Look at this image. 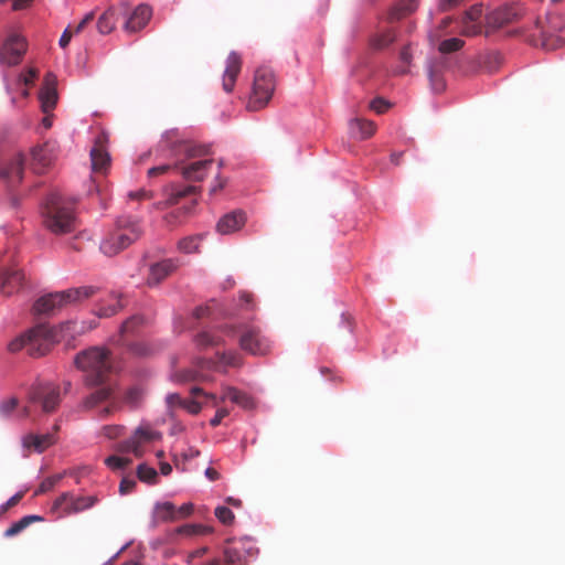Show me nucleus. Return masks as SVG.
<instances>
[{
	"instance_id": "nucleus-31",
	"label": "nucleus",
	"mask_w": 565,
	"mask_h": 565,
	"mask_svg": "<svg viewBox=\"0 0 565 565\" xmlns=\"http://www.w3.org/2000/svg\"><path fill=\"white\" fill-rule=\"evenodd\" d=\"M124 307H125V303H124L121 297L118 295H111L109 297L108 302L102 303L98 307L96 315L99 318H109V317H113L116 313H118Z\"/></svg>"
},
{
	"instance_id": "nucleus-27",
	"label": "nucleus",
	"mask_w": 565,
	"mask_h": 565,
	"mask_svg": "<svg viewBox=\"0 0 565 565\" xmlns=\"http://www.w3.org/2000/svg\"><path fill=\"white\" fill-rule=\"evenodd\" d=\"M376 126L371 120L355 118L350 121V134L358 139H367L374 135Z\"/></svg>"
},
{
	"instance_id": "nucleus-18",
	"label": "nucleus",
	"mask_w": 565,
	"mask_h": 565,
	"mask_svg": "<svg viewBox=\"0 0 565 565\" xmlns=\"http://www.w3.org/2000/svg\"><path fill=\"white\" fill-rule=\"evenodd\" d=\"M151 9L147 4L138 6L130 14L127 13L124 28L127 32L134 33L141 30L151 17Z\"/></svg>"
},
{
	"instance_id": "nucleus-37",
	"label": "nucleus",
	"mask_w": 565,
	"mask_h": 565,
	"mask_svg": "<svg viewBox=\"0 0 565 565\" xmlns=\"http://www.w3.org/2000/svg\"><path fill=\"white\" fill-rule=\"evenodd\" d=\"M132 436L138 441V445L140 446L141 449H143V445L161 438L160 433L152 430L148 427H139L138 429H136Z\"/></svg>"
},
{
	"instance_id": "nucleus-35",
	"label": "nucleus",
	"mask_w": 565,
	"mask_h": 565,
	"mask_svg": "<svg viewBox=\"0 0 565 565\" xmlns=\"http://www.w3.org/2000/svg\"><path fill=\"white\" fill-rule=\"evenodd\" d=\"M145 324V318L140 315L131 316L122 322L120 327V335L127 337L135 334Z\"/></svg>"
},
{
	"instance_id": "nucleus-15",
	"label": "nucleus",
	"mask_w": 565,
	"mask_h": 565,
	"mask_svg": "<svg viewBox=\"0 0 565 565\" xmlns=\"http://www.w3.org/2000/svg\"><path fill=\"white\" fill-rule=\"evenodd\" d=\"M460 34L463 36H476L482 32V7L472 6L465 12L460 21Z\"/></svg>"
},
{
	"instance_id": "nucleus-11",
	"label": "nucleus",
	"mask_w": 565,
	"mask_h": 565,
	"mask_svg": "<svg viewBox=\"0 0 565 565\" xmlns=\"http://www.w3.org/2000/svg\"><path fill=\"white\" fill-rule=\"evenodd\" d=\"M26 51L25 40L17 34L10 35L0 50L1 63L13 66L21 62Z\"/></svg>"
},
{
	"instance_id": "nucleus-38",
	"label": "nucleus",
	"mask_w": 565,
	"mask_h": 565,
	"mask_svg": "<svg viewBox=\"0 0 565 565\" xmlns=\"http://www.w3.org/2000/svg\"><path fill=\"white\" fill-rule=\"evenodd\" d=\"M212 532V527L201 524H185L177 529V533L185 536L204 535Z\"/></svg>"
},
{
	"instance_id": "nucleus-32",
	"label": "nucleus",
	"mask_w": 565,
	"mask_h": 565,
	"mask_svg": "<svg viewBox=\"0 0 565 565\" xmlns=\"http://www.w3.org/2000/svg\"><path fill=\"white\" fill-rule=\"evenodd\" d=\"M207 148L204 146H196L189 141H180L175 146V154H184L186 158H196L205 154Z\"/></svg>"
},
{
	"instance_id": "nucleus-17",
	"label": "nucleus",
	"mask_w": 565,
	"mask_h": 565,
	"mask_svg": "<svg viewBox=\"0 0 565 565\" xmlns=\"http://www.w3.org/2000/svg\"><path fill=\"white\" fill-rule=\"evenodd\" d=\"M242 70V57L237 52H231L226 58V67L223 73L222 86L226 93H231L236 78Z\"/></svg>"
},
{
	"instance_id": "nucleus-7",
	"label": "nucleus",
	"mask_w": 565,
	"mask_h": 565,
	"mask_svg": "<svg viewBox=\"0 0 565 565\" xmlns=\"http://www.w3.org/2000/svg\"><path fill=\"white\" fill-rule=\"evenodd\" d=\"M276 87L275 75L269 67H258L254 75L253 89L248 99L249 110H259L267 106Z\"/></svg>"
},
{
	"instance_id": "nucleus-26",
	"label": "nucleus",
	"mask_w": 565,
	"mask_h": 565,
	"mask_svg": "<svg viewBox=\"0 0 565 565\" xmlns=\"http://www.w3.org/2000/svg\"><path fill=\"white\" fill-rule=\"evenodd\" d=\"M214 364L216 371L226 372L227 367H241L243 365V356L235 350L217 352Z\"/></svg>"
},
{
	"instance_id": "nucleus-61",
	"label": "nucleus",
	"mask_w": 565,
	"mask_h": 565,
	"mask_svg": "<svg viewBox=\"0 0 565 565\" xmlns=\"http://www.w3.org/2000/svg\"><path fill=\"white\" fill-rule=\"evenodd\" d=\"M177 512H178V520L181 518H185L193 512V504L184 503L179 509H177Z\"/></svg>"
},
{
	"instance_id": "nucleus-3",
	"label": "nucleus",
	"mask_w": 565,
	"mask_h": 565,
	"mask_svg": "<svg viewBox=\"0 0 565 565\" xmlns=\"http://www.w3.org/2000/svg\"><path fill=\"white\" fill-rule=\"evenodd\" d=\"M142 233L139 220L121 216L116 221L115 228L102 241L100 250L106 256H115L138 241Z\"/></svg>"
},
{
	"instance_id": "nucleus-57",
	"label": "nucleus",
	"mask_w": 565,
	"mask_h": 565,
	"mask_svg": "<svg viewBox=\"0 0 565 565\" xmlns=\"http://www.w3.org/2000/svg\"><path fill=\"white\" fill-rule=\"evenodd\" d=\"M228 415V411L226 408L217 409L215 416L210 420V425L212 427H216L221 424L222 419Z\"/></svg>"
},
{
	"instance_id": "nucleus-29",
	"label": "nucleus",
	"mask_w": 565,
	"mask_h": 565,
	"mask_svg": "<svg viewBox=\"0 0 565 565\" xmlns=\"http://www.w3.org/2000/svg\"><path fill=\"white\" fill-rule=\"evenodd\" d=\"M221 399H230L231 402L237 404L238 406L245 409H250L254 407L253 398L248 394L238 391L235 387H225Z\"/></svg>"
},
{
	"instance_id": "nucleus-62",
	"label": "nucleus",
	"mask_w": 565,
	"mask_h": 565,
	"mask_svg": "<svg viewBox=\"0 0 565 565\" xmlns=\"http://www.w3.org/2000/svg\"><path fill=\"white\" fill-rule=\"evenodd\" d=\"M73 36L72 28L68 25L60 38V46L65 47Z\"/></svg>"
},
{
	"instance_id": "nucleus-23",
	"label": "nucleus",
	"mask_w": 565,
	"mask_h": 565,
	"mask_svg": "<svg viewBox=\"0 0 565 565\" xmlns=\"http://www.w3.org/2000/svg\"><path fill=\"white\" fill-rule=\"evenodd\" d=\"M213 164L212 159L193 161L181 168V174L189 181H202Z\"/></svg>"
},
{
	"instance_id": "nucleus-14",
	"label": "nucleus",
	"mask_w": 565,
	"mask_h": 565,
	"mask_svg": "<svg viewBox=\"0 0 565 565\" xmlns=\"http://www.w3.org/2000/svg\"><path fill=\"white\" fill-rule=\"evenodd\" d=\"M179 267L177 259L168 258L151 264L147 276V285L156 287L160 285L166 278L173 274Z\"/></svg>"
},
{
	"instance_id": "nucleus-4",
	"label": "nucleus",
	"mask_w": 565,
	"mask_h": 565,
	"mask_svg": "<svg viewBox=\"0 0 565 565\" xmlns=\"http://www.w3.org/2000/svg\"><path fill=\"white\" fill-rule=\"evenodd\" d=\"M75 365L86 373L88 385L102 384L111 369L109 352L98 347L82 351L75 358Z\"/></svg>"
},
{
	"instance_id": "nucleus-8",
	"label": "nucleus",
	"mask_w": 565,
	"mask_h": 565,
	"mask_svg": "<svg viewBox=\"0 0 565 565\" xmlns=\"http://www.w3.org/2000/svg\"><path fill=\"white\" fill-rule=\"evenodd\" d=\"M238 344L250 355L265 356L270 353L273 342L258 327L245 324L242 327Z\"/></svg>"
},
{
	"instance_id": "nucleus-20",
	"label": "nucleus",
	"mask_w": 565,
	"mask_h": 565,
	"mask_svg": "<svg viewBox=\"0 0 565 565\" xmlns=\"http://www.w3.org/2000/svg\"><path fill=\"white\" fill-rule=\"evenodd\" d=\"M56 441L54 433H46L42 435L26 434L22 438V446L29 451L43 452Z\"/></svg>"
},
{
	"instance_id": "nucleus-9",
	"label": "nucleus",
	"mask_w": 565,
	"mask_h": 565,
	"mask_svg": "<svg viewBox=\"0 0 565 565\" xmlns=\"http://www.w3.org/2000/svg\"><path fill=\"white\" fill-rule=\"evenodd\" d=\"M98 501L96 495L75 497L71 492H64L57 497L51 508L52 513L58 518L78 513L92 508Z\"/></svg>"
},
{
	"instance_id": "nucleus-55",
	"label": "nucleus",
	"mask_w": 565,
	"mask_h": 565,
	"mask_svg": "<svg viewBox=\"0 0 565 565\" xmlns=\"http://www.w3.org/2000/svg\"><path fill=\"white\" fill-rule=\"evenodd\" d=\"M18 406V399L11 397L0 403V412L3 415H9Z\"/></svg>"
},
{
	"instance_id": "nucleus-21",
	"label": "nucleus",
	"mask_w": 565,
	"mask_h": 565,
	"mask_svg": "<svg viewBox=\"0 0 565 565\" xmlns=\"http://www.w3.org/2000/svg\"><path fill=\"white\" fill-rule=\"evenodd\" d=\"M127 17V8H109L97 21V30L100 34H109L116 26L120 18Z\"/></svg>"
},
{
	"instance_id": "nucleus-49",
	"label": "nucleus",
	"mask_w": 565,
	"mask_h": 565,
	"mask_svg": "<svg viewBox=\"0 0 565 565\" xmlns=\"http://www.w3.org/2000/svg\"><path fill=\"white\" fill-rule=\"evenodd\" d=\"M32 159L39 162L41 166L49 164V158L46 156V149L44 147H35L31 151Z\"/></svg>"
},
{
	"instance_id": "nucleus-56",
	"label": "nucleus",
	"mask_w": 565,
	"mask_h": 565,
	"mask_svg": "<svg viewBox=\"0 0 565 565\" xmlns=\"http://www.w3.org/2000/svg\"><path fill=\"white\" fill-rule=\"evenodd\" d=\"M24 493L23 492H18L15 493L13 497H11L2 507H1V510L2 511H8L9 509L13 508L14 505H17L21 499L23 498Z\"/></svg>"
},
{
	"instance_id": "nucleus-64",
	"label": "nucleus",
	"mask_w": 565,
	"mask_h": 565,
	"mask_svg": "<svg viewBox=\"0 0 565 565\" xmlns=\"http://www.w3.org/2000/svg\"><path fill=\"white\" fill-rule=\"evenodd\" d=\"M54 488L49 478L44 479L35 491V495L51 491Z\"/></svg>"
},
{
	"instance_id": "nucleus-58",
	"label": "nucleus",
	"mask_w": 565,
	"mask_h": 565,
	"mask_svg": "<svg viewBox=\"0 0 565 565\" xmlns=\"http://www.w3.org/2000/svg\"><path fill=\"white\" fill-rule=\"evenodd\" d=\"M169 406H179L181 407L184 398H182L178 393L169 394L166 398Z\"/></svg>"
},
{
	"instance_id": "nucleus-39",
	"label": "nucleus",
	"mask_w": 565,
	"mask_h": 565,
	"mask_svg": "<svg viewBox=\"0 0 565 565\" xmlns=\"http://www.w3.org/2000/svg\"><path fill=\"white\" fill-rule=\"evenodd\" d=\"M194 341L199 348L204 349L221 344L222 339L217 335L210 333L209 331H202L195 335Z\"/></svg>"
},
{
	"instance_id": "nucleus-2",
	"label": "nucleus",
	"mask_w": 565,
	"mask_h": 565,
	"mask_svg": "<svg viewBox=\"0 0 565 565\" xmlns=\"http://www.w3.org/2000/svg\"><path fill=\"white\" fill-rule=\"evenodd\" d=\"M75 204L74 199L66 198L58 191L50 193L42 207L44 226L56 235L75 231L77 226Z\"/></svg>"
},
{
	"instance_id": "nucleus-59",
	"label": "nucleus",
	"mask_w": 565,
	"mask_h": 565,
	"mask_svg": "<svg viewBox=\"0 0 565 565\" xmlns=\"http://www.w3.org/2000/svg\"><path fill=\"white\" fill-rule=\"evenodd\" d=\"M239 299L246 309H254L253 295L247 291H242Z\"/></svg>"
},
{
	"instance_id": "nucleus-40",
	"label": "nucleus",
	"mask_w": 565,
	"mask_h": 565,
	"mask_svg": "<svg viewBox=\"0 0 565 565\" xmlns=\"http://www.w3.org/2000/svg\"><path fill=\"white\" fill-rule=\"evenodd\" d=\"M395 41V33L393 30H386L377 35H375L372 40V45L375 49H384L387 47L391 43Z\"/></svg>"
},
{
	"instance_id": "nucleus-51",
	"label": "nucleus",
	"mask_w": 565,
	"mask_h": 565,
	"mask_svg": "<svg viewBox=\"0 0 565 565\" xmlns=\"http://www.w3.org/2000/svg\"><path fill=\"white\" fill-rule=\"evenodd\" d=\"M122 429L124 428L118 425H107L103 427L102 434L109 439H115L121 435Z\"/></svg>"
},
{
	"instance_id": "nucleus-63",
	"label": "nucleus",
	"mask_w": 565,
	"mask_h": 565,
	"mask_svg": "<svg viewBox=\"0 0 565 565\" xmlns=\"http://www.w3.org/2000/svg\"><path fill=\"white\" fill-rule=\"evenodd\" d=\"M135 484H136V482L134 480L122 479L119 484L120 493L126 494V493L130 492L134 489Z\"/></svg>"
},
{
	"instance_id": "nucleus-12",
	"label": "nucleus",
	"mask_w": 565,
	"mask_h": 565,
	"mask_svg": "<svg viewBox=\"0 0 565 565\" xmlns=\"http://www.w3.org/2000/svg\"><path fill=\"white\" fill-rule=\"evenodd\" d=\"M519 17V11L513 6H504L493 10L486 17V33L503 28Z\"/></svg>"
},
{
	"instance_id": "nucleus-48",
	"label": "nucleus",
	"mask_w": 565,
	"mask_h": 565,
	"mask_svg": "<svg viewBox=\"0 0 565 565\" xmlns=\"http://www.w3.org/2000/svg\"><path fill=\"white\" fill-rule=\"evenodd\" d=\"M129 351L137 356H147L151 353V349L143 342H135L129 345Z\"/></svg>"
},
{
	"instance_id": "nucleus-44",
	"label": "nucleus",
	"mask_w": 565,
	"mask_h": 565,
	"mask_svg": "<svg viewBox=\"0 0 565 565\" xmlns=\"http://www.w3.org/2000/svg\"><path fill=\"white\" fill-rule=\"evenodd\" d=\"M137 475L141 481H145L148 483L154 482L157 479V476H158L157 471L153 468H151L145 463L138 466Z\"/></svg>"
},
{
	"instance_id": "nucleus-34",
	"label": "nucleus",
	"mask_w": 565,
	"mask_h": 565,
	"mask_svg": "<svg viewBox=\"0 0 565 565\" xmlns=\"http://www.w3.org/2000/svg\"><path fill=\"white\" fill-rule=\"evenodd\" d=\"M110 396L111 390L109 387L98 388L85 398V401L83 402V407L86 409H92L102 402L108 399Z\"/></svg>"
},
{
	"instance_id": "nucleus-13",
	"label": "nucleus",
	"mask_w": 565,
	"mask_h": 565,
	"mask_svg": "<svg viewBox=\"0 0 565 565\" xmlns=\"http://www.w3.org/2000/svg\"><path fill=\"white\" fill-rule=\"evenodd\" d=\"M253 550L254 547L249 540H231L224 548L225 562L230 565L241 564L248 555L252 554Z\"/></svg>"
},
{
	"instance_id": "nucleus-45",
	"label": "nucleus",
	"mask_w": 565,
	"mask_h": 565,
	"mask_svg": "<svg viewBox=\"0 0 565 565\" xmlns=\"http://www.w3.org/2000/svg\"><path fill=\"white\" fill-rule=\"evenodd\" d=\"M142 398V391L139 387H130L127 390L124 396L125 403L129 404L130 406H137Z\"/></svg>"
},
{
	"instance_id": "nucleus-46",
	"label": "nucleus",
	"mask_w": 565,
	"mask_h": 565,
	"mask_svg": "<svg viewBox=\"0 0 565 565\" xmlns=\"http://www.w3.org/2000/svg\"><path fill=\"white\" fill-rule=\"evenodd\" d=\"M215 516L225 525L232 524L234 521V513L227 507H217L215 509Z\"/></svg>"
},
{
	"instance_id": "nucleus-6",
	"label": "nucleus",
	"mask_w": 565,
	"mask_h": 565,
	"mask_svg": "<svg viewBox=\"0 0 565 565\" xmlns=\"http://www.w3.org/2000/svg\"><path fill=\"white\" fill-rule=\"evenodd\" d=\"M465 45V41L459 38L445 39L437 44L439 57L434 58L429 64V79L431 89L440 93L445 89L444 71L448 67L447 54L460 51Z\"/></svg>"
},
{
	"instance_id": "nucleus-43",
	"label": "nucleus",
	"mask_w": 565,
	"mask_h": 565,
	"mask_svg": "<svg viewBox=\"0 0 565 565\" xmlns=\"http://www.w3.org/2000/svg\"><path fill=\"white\" fill-rule=\"evenodd\" d=\"M131 463V459L119 456H109L105 459V465L113 470H122Z\"/></svg>"
},
{
	"instance_id": "nucleus-60",
	"label": "nucleus",
	"mask_w": 565,
	"mask_h": 565,
	"mask_svg": "<svg viewBox=\"0 0 565 565\" xmlns=\"http://www.w3.org/2000/svg\"><path fill=\"white\" fill-rule=\"evenodd\" d=\"M171 169V167L169 164H162V166H158V167H153L151 169L148 170V175L150 178L152 177H157L159 174H163L166 173L167 171H169Z\"/></svg>"
},
{
	"instance_id": "nucleus-53",
	"label": "nucleus",
	"mask_w": 565,
	"mask_h": 565,
	"mask_svg": "<svg viewBox=\"0 0 565 565\" xmlns=\"http://www.w3.org/2000/svg\"><path fill=\"white\" fill-rule=\"evenodd\" d=\"M93 20H94V13L93 12L87 13L82 19V21L74 29H72L73 35L83 32L86 29V26L93 22Z\"/></svg>"
},
{
	"instance_id": "nucleus-52",
	"label": "nucleus",
	"mask_w": 565,
	"mask_h": 565,
	"mask_svg": "<svg viewBox=\"0 0 565 565\" xmlns=\"http://www.w3.org/2000/svg\"><path fill=\"white\" fill-rule=\"evenodd\" d=\"M128 198L130 200H136V201L151 200L153 198V193H152V191H149L146 189H140L137 191L129 192Z\"/></svg>"
},
{
	"instance_id": "nucleus-28",
	"label": "nucleus",
	"mask_w": 565,
	"mask_h": 565,
	"mask_svg": "<svg viewBox=\"0 0 565 565\" xmlns=\"http://www.w3.org/2000/svg\"><path fill=\"white\" fill-rule=\"evenodd\" d=\"M90 160L93 171L100 173H104L110 163L108 152L99 143H96L90 150Z\"/></svg>"
},
{
	"instance_id": "nucleus-54",
	"label": "nucleus",
	"mask_w": 565,
	"mask_h": 565,
	"mask_svg": "<svg viewBox=\"0 0 565 565\" xmlns=\"http://www.w3.org/2000/svg\"><path fill=\"white\" fill-rule=\"evenodd\" d=\"M181 407L186 409L192 415L199 414L202 408L201 404L194 399H184Z\"/></svg>"
},
{
	"instance_id": "nucleus-19",
	"label": "nucleus",
	"mask_w": 565,
	"mask_h": 565,
	"mask_svg": "<svg viewBox=\"0 0 565 565\" xmlns=\"http://www.w3.org/2000/svg\"><path fill=\"white\" fill-rule=\"evenodd\" d=\"M24 158L21 153L14 156L12 160L0 168V177L7 181L10 186H14L22 180Z\"/></svg>"
},
{
	"instance_id": "nucleus-41",
	"label": "nucleus",
	"mask_w": 565,
	"mask_h": 565,
	"mask_svg": "<svg viewBox=\"0 0 565 565\" xmlns=\"http://www.w3.org/2000/svg\"><path fill=\"white\" fill-rule=\"evenodd\" d=\"M117 450L120 452H132L136 457H141L143 455V449L140 448L134 436L120 443L117 446Z\"/></svg>"
},
{
	"instance_id": "nucleus-5",
	"label": "nucleus",
	"mask_w": 565,
	"mask_h": 565,
	"mask_svg": "<svg viewBox=\"0 0 565 565\" xmlns=\"http://www.w3.org/2000/svg\"><path fill=\"white\" fill-rule=\"evenodd\" d=\"M94 294L95 288L90 286H82L78 288L52 292L39 298L33 306V311L36 315H50L68 303H77L88 299Z\"/></svg>"
},
{
	"instance_id": "nucleus-30",
	"label": "nucleus",
	"mask_w": 565,
	"mask_h": 565,
	"mask_svg": "<svg viewBox=\"0 0 565 565\" xmlns=\"http://www.w3.org/2000/svg\"><path fill=\"white\" fill-rule=\"evenodd\" d=\"M419 0H401L388 12V21L395 22L412 13L418 7Z\"/></svg>"
},
{
	"instance_id": "nucleus-36",
	"label": "nucleus",
	"mask_w": 565,
	"mask_h": 565,
	"mask_svg": "<svg viewBox=\"0 0 565 565\" xmlns=\"http://www.w3.org/2000/svg\"><path fill=\"white\" fill-rule=\"evenodd\" d=\"M36 521H42V518L38 516V515L23 516L21 520H19L18 522H15L11 526H9L6 530L4 535L8 537L14 536V535L19 534L20 532H22L24 529H26L29 525H31L33 522H36Z\"/></svg>"
},
{
	"instance_id": "nucleus-33",
	"label": "nucleus",
	"mask_w": 565,
	"mask_h": 565,
	"mask_svg": "<svg viewBox=\"0 0 565 565\" xmlns=\"http://www.w3.org/2000/svg\"><path fill=\"white\" fill-rule=\"evenodd\" d=\"M41 107L44 113L54 109L57 102V94L54 86H44L40 92Z\"/></svg>"
},
{
	"instance_id": "nucleus-16",
	"label": "nucleus",
	"mask_w": 565,
	"mask_h": 565,
	"mask_svg": "<svg viewBox=\"0 0 565 565\" xmlns=\"http://www.w3.org/2000/svg\"><path fill=\"white\" fill-rule=\"evenodd\" d=\"M548 25L543 24L542 21L536 22V30L540 34V40L535 41L534 44L540 45L545 50H555L562 45V39L559 36L554 35V31L557 29L555 20L557 18L550 17L546 19Z\"/></svg>"
},
{
	"instance_id": "nucleus-24",
	"label": "nucleus",
	"mask_w": 565,
	"mask_h": 565,
	"mask_svg": "<svg viewBox=\"0 0 565 565\" xmlns=\"http://www.w3.org/2000/svg\"><path fill=\"white\" fill-rule=\"evenodd\" d=\"M25 276L20 269H11L3 276L1 292L11 296L24 287Z\"/></svg>"
},
{
	"instance_id": "nucleus-47",
	"label": "nucleus",
	"mask_w": 565,
	"mask_h": 565,
	"mask_svg": "<svg viewBox=\"0 0 565 565\" xmlns=\"http://www.w3.org/2000/svg\"><path fill=\"white\" fill-rule=\"evenodd\" d=\"M196 190H198V188L194 186V185H188V186L183 188L182 190H178V191H175L171 195V198L169 199L168 203L169 204H177L180 199L195 193Z\"/></svg>"
},
{
	"instance_id": "nucleus-50",
	"label": "nucleus",
	"mask_w": 565,
	"mask_h": 565,
	"mask_svg": "<svg viewBox=\"0 0 565 565\" xmlns=\"http://www.w3.org/2000/svg\"><path fill=\"white\" fill-rule=\"evenodd\" d=\"M391 107V104L381 98L376 97L370 103V108L374 110L376 114H383Z\"/></svg>"
},
{
	"instance_id": "nucleus-25",
	"label": "nucleus",
	"mask_w": 565,
	"mask_h": 565,
	"mask_svg": "<svg viewBox=\"0 0 565 565\" xmlns=\"http://www.w3.org/2000/svg\"><path fill=\"white\" fill-rule=\"evenodd\" d=\"M178 520L177 508L171 502H157L152 511V524L158 525L163 522H173Z\"/></svg>"
},
{
	"instance_id": "nucleus-1",
	"label": "nucleus",
	"mask_w": 565,
	"mask_h": 565,
	"mask_svg": "<svg viewBox=\"0 0 565 565\" xmlns=\"http://www.w3.org/2000/svg\"><path fill=\"white\" fill-rule=\"evenodd\" d=\"M96 327L97 322L95 320L89 322L67 321L58 328L50 327L46 323H39L23 335L12 340L8 344V349L10 352L26 349L30 355L42 356L50 352L52 347L58 342L61 338L83 334Z\"/></svg>"
},
{
	"instance_id": "nucleus-42",
	"label": "nucleus",
	"mask_w": 565,
	"mask_h": 565,
	"mask_svg": "<svg viewBox=\"0 0 565 565\" xmlns=\"http://www.w3.org/2000/svg\"><path fill=\"white\" fill-rule=\"evenodd\" d=\"M200 242V236H190L181 239L178 244V247L183 253H195L199 252Z\"/></svg>"
},
{
	"instance_id": "nucleus-10",
	"label": "nucleus",
	"mask_w": 565,
	"mask_h": 565,
	"mask_svg": "<svg viewBox=\"0 0 565 565\" xmlns=\"http://www.w3.org/2000/svg\"><path fill=\"white\" fill-rule=\"evenodd\" d=\"M30 402L40 404L45 413L54 412L61 402L60 386L51 382H41L32 386Z\"/></svg>"
},
{
	"instance_id": "nucleus-22",
	"label": "nucleus",
	"mask_w": 565,
	"mask_h": 565,
	"mask_svg": "<svg viewBox=\"0 0 565 565\" xmlns=\"http://www.w3.org/2000/svg\"><path fill=\"white\" fill-rule=\"evenodd\" d=\"M246 223V215L243 211H233L225 214L216 225L220 234L227 235L241 230Z\"/></svg>"
}]
</instances>
